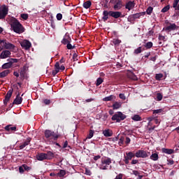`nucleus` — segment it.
Returning a JSON list of instances; mask_svg holds the SVG:
<instances>
[{
	"mask_svg": "<svg viewBox=\"0 0 179 179\" xmlns=\"http://www.w3.org/2000/svg\"><path fill=\"white\" fill-rule=\"evenodd\" d=\"M153 120H155V124H160V122L159 121V119H157V117H153L150 120V121H153Z\"/></svg>",
	"mask_w": 179,
	"mask_h": 179,
	"instance_id": "nucleus-57",
	"label": "nucleus"
},
{
	"mask_svg": "<svg viewBox=\"0 0 179 179\" xmlns=\"http://www.w3.org/2000/svg\"><path fill=\"white\" fill-rule=\"evenodd\" d=\"M124 141H125V138H124V136L120 137L118 143L120 146H122V145H124Z\"/></svg>",
	"mask_w": 179,
	"mask_h": 179,
	"instance_id": "nucleus-48",
	"label": "nucleus"
},
{
	"mask_svg": "<svg viewBox=\"0 0 179 179\" xmlns=\"http://www.w3.org/2000/svg\"><path fill=\"white\" fill-rule=\"evenodd\" d=\"M56 17H57V20H62V14L57 13L56 15Z\"/></svg>",
	"mask_w": 179,
	"mask_h": 179,
	"instance_id": "nucleus-55",
	"label": "nucleus"
},
{
	"mask_svg": "<svg viewBox=\"0 0 179 179\" xmlns=\"http://www.w3.org/2000/svg\"><path fill=\"white\" fill-rule=\"evenodd\" d=\"M122 106V102L116 101L113 104L112 107L113 110H118V108H121Z\"/></svg>",
	"mask_w": 179,
	"mask_h": 179,
	"instance_id": "nucleus-21",
	"label": "nucleus"
},
{
	"mask_svg": "<svg viewBox=\"0 0 179 179\" xmlns=\"http://www.w3.org/2000/svg\"><path fill=\"white\" fill-rule=\"evenodd\" d=\"M22 167H24V170H25V171H30V170H31V167L26 165V164H22Z\"/></svg>",
	"mask_w": 179,
	"mask_h": 179,
	"instance_id": "nucleus-47",
	"label": "nucleus"
},
{
	"mask_svg": "<svg viewBox=\"0 0 179 179\" xmlns=\"http://www.w3.org/2000/svg\"><path fill=\"white\" fill-rule=\"evenodd\" d=\"M20 76H22V78H24V75H26V71L24 70H21L20 72Z\"/></svg>",
	"mask_w": 179,
	"mask_h": 179,
	"instance_id": "nucleus-58",
	"label": "nucleus"
},
{
	"mask_svg": "<svg viewBox=\"0 0 179 179\" xmlns=\"http://www.w3.org/2000/svg\"><path fill=\"white\" fill-rule=\"evenodd\" d=\"M55 70L52 71V76H55L57 73L59 72V62H57L55 64Z\"/></svg>",
	"mask_w": 179,
	"mask_h": 179,
	"instance_id": "nucleus-18",
	"label": "nucleus"
},
{
	"mask_svg": "<svg viewBox=\"0 0 179 179\" xmlns=\"http://www.w3.org/2000/svg\"><path fill=\"white\" fill-rule=\"evenodd\" d=\"M103 82H104V80H103V78H98L96 79V86H100V85H101V83H103Z\"/></svg>",
	"mask_w": 179,
	"mask_h": 179,
	"instance_id": "nucleus-39",
	"label": "nucleus"
},
{
	"mask_svg": "<svg viewBox=\"0 0 179 179\" xmlns=\"http://www.w3.org/2000/svg\"><path fill=\"white\" fill-rule=\"evenodd\" d=\"M19 171L20 174H23V173H24V168L23 167V165L19 166Z\"/></svg>",
	"mask_w": 179,
	"mask_h": 179,
	"instance_id": "nucleus-54",
	"label": "nucleus"
},
{
	"mask_svg": "<svg viewBox=\"0 0 179 179\" xmlns=\"http://www.w3.org/2000/svg\"><path fill=\"white\" fill-rule=\"evenodd\" d=\"M136 157H141V159H146V157H149L150 156V152H146L145 150H138L135 153Z\"/></svg>",
	"mask_w": 179,
	"mask_h": 179,
	"instance_id": "nucleus-8",
	"label": "nucleus"
},
{
	"mask_svg": "<svg viewBox=\"0 0 179 179\" xmlns=\"http://www.w3.org/2000/svg\"><path fill=\"white\" fill-rule=\"evenodd\" d=\"M111 163V158H107L105 159H101V164H105L106 166H110Z\"/></svg>",
	"mask_w": 179,
	"mask_h": 179,
	"instance_id": "nucleus-27",
	"label": "nucleus"
},
{
	"mask_svg": "<svg viewBox=\"0 0 179 179\" xmlns=\"http://www.w3.org/2000/svg\"><path fill=\"white\" fill-rule=\"evenodd\" d=\"M169 10H170V5H167V6H164V7L162 9L161 12H162V13H166V12H169Z\"/></svg>",
	"mask_w": 179,
	"mask_h": 179,
	"instance_id": "nucleus-36",
	"label": "nucleus"
},
{
	"mask_svg": "<svg viewBox=\"0 0 179 179\" xmlns=\"http://www.w3.org/2000/svg\"><path fill=\"white\" fill-rule=\"evenodd\" d=\"M163 109H157L153 110V114H162Z\"/></svg>",
	"mask_w": 179,
	"mask_h": 179,
	"instance_id": "nucleus-51",
	"label": "nucleus"
},
{
	"mask_svg": "<svg viewBox=\"0 0 179 179\" xmlns=\"http://www.w3.org/2000/svg\"><path fill=\"white\" fill-rule=\"evenodd\" d=\"M146 15V12H141L138 13L133 14L134 16V19H140L141 16H145Z\"/></svg>",
	"mask_w": 179,
	"mask_h": 179,
	"instance_id": "nucleus-29",
	"label": "nucleus"
},
{
	"mask_svg": "<svg viewBox=\"0 0 179 179\" xmlns=\"http://www.w3.org/2000/svg\"><path fill=\"white\" fill-rule=\"evenodd\" d=\"M15 50V45L9 43L6 40H0V51L2 50Z\"/></svg>",
	"mask_w": 179,
	"mask_h": 179,
	"instance_id": "nucleus-3",
	"label": "nucleus"
},
{
	"mask_svg": "<svg viewBox=\"0 0 179 179\" xmlns=\"http://www.w3.org/2000/svg\"><path fill=\"white\" fill-rule=\"evenodd\" d=\"M163 78V74L162 73H158L155 75V79L156 80H162Z\"/></svg>",
	"mask_w": 179,
	"mask_h": 179,
	"instance_id": "nucleus-42",
	"label": "nucleus"
},
{
	"mask_svg": "<svg viewBox=\"0 0 179 179\" xmlns=\"http://www.w3.org/2000/svg\"><path fill=\"white\" fill-rule=\"evenodd\" d=\"M71 42H72V38H71L69 34L66 33L64 35L63 39L62 40V44L66 45L69 43H71Z\"/></svg>",
	"mask_w": 179,
	"mask_h": 179,
	"instance_id": "nucleus-12",
	"label": "nucleus"
},
{
	"mask_svg": "<svg viewBox=\"0 0 179 179\" xmlns=\"http://www.w3.org/2000/svg\"><path fill=\"white\" fill-rule=\"evenodd\" d=\"M119 97L120 99H121L122 100H126L127 97L125 96L124 94H119Z\"/></svg>",
	"mask_w": 179,
	"mask_h": 179,
	"instance_id": "nucleus-56",
	"label": "nucleus"
},
{
	"mask_svg": "<svg viewBox=\"0 0 179 179\" xmlns=\"http://www.w3.org/2000/svg\"><path fill=\"white\" fill-rule=\"evenodd\" d=\"M127 76L129 79H131V80H138V77L132 71L129 72V73L127 74Z\"/></svg>",
	"mask_w": 179,
	"mask_h": 179,
	"instance_id": "nucleus-20",
	"label": "nucleus"
},
{
	"mask_svg": "<svg viewBox=\"0 0 179 179\" xmlns=\"http://www.w3.org/2000/svg\"><path fill=\"white\" fill-rule=\"evenodd\" d=\"M44 134L45 138H46V139L54 138V141H57V139H58V135H55V132L51 131V130H45Z\"/></svg>",
	"mask_w": 179,
	"mask_h": 179,
	"instance_id": "nucleus-7",
	"label": "nucleus"
},
{
	"mask_svg": "<svg viewBox=\"0 0 179 179\" xmlns=\"http://www.w3.org/2000/svg\"><path fill=\"white\" fill-rule=\"evenodd\" d=\"M91 6H92V1H87L83 3V8H85V9H89V8H90Z\"/></svg>",
	"mask_w": 179,
	"mask_h": 179,
	"instance_id": "nucleus-32",
	"label": "nucleus"
},
{
	"mask_svg": "<svg viewBox=\"0 0 179 179\" xmlns=\"http://www.w3.org/2000/svg\"><path fill=\"white\" fill-rule=\"evenodd\" d=\"M150 159L151 160H153V162H157V160H159V154H157V153H152L150 155Z\"/></svg>",
	"mask_w": 179,
	"mask_h": 179,
	"instance_id": "nucleus-26",
	"label": "nucleus"
},
{
	"mask_svg": "<svg viewBox=\"0 0 179 179\" xmlns=\"http://www.w3.org/2000/svg\"><path fill=\"white\" fill-rule=\"evenodd\" d=\"M135 1H129L125 4V9H127L128 10H131V9H134L135 8Z\"/></svg>",
	"mask_w": 179,
	"mask_h": 179,
	"instance_id": "nucleus-14",
	"label": "nucleus"
},
{
	"mask_svg": "<svg viewBox=\"0 0 179 179\" xmlns=\"http://www.w3.org/2000/svg\"><path fill=\"white\" fill-rule=\"evenodd\" d=\"M127 118V115H124L122 112H117L111 117L112 121H115L116 122H121Z\"/></svg>",
	"mask_w": 179,
	"mask_h": 179,
	"instance_id": "nucleus-4",
	"label": "nucleus"
},
{
	"mask_svg": "<svg viewBox=\"0 0 179 179\" xmlns=\"http://www.w3.org/2000/svg\"><path fill=\"white\" fill-rule=\"evenodd\" d=\"M94 135V130L90 129L87 135V139H92Z\"/></svg>",
	"mask_w": 179,
	"mask_h": 179,
	"instance_id": "nucleus-37",
	"label": "nucleus"
},
{
	"mask_svg": "<svg viewBox=\"0 0 179 179\" xmlns=\"http://www.w3.org/2000/svg\"><path fill=\"white\" fill-rule=\"evenodd\" d=\"M141 52H142V47H139L134 50V54H136V55L138 54H141Z\"/></svg>",
	"mask_w": 179,
	"mask_h": 179,
	"instance_id": "nucleus-45",
	"label": "nucleus"
},
{
	"mask_svg": "<svg viewBox=\"0 0 179 179\" xmlns=\"http://www.w3.org/2000/svg\"><path fill=\"white\" fill-rule=\"evenodd\" d=\"M110 3L113 5V9H115V10H120L122 8V6H124L122 0H110Z\"/></svg>",
	"mask_w": 179,
	"mask_h": 179,
	"instance_id": "nucleus-6",
	"label": "nucleus"
},
{
	"mask_svg": "<svg viewBox=\"0 0 179 179\" xmlns=\"http://www.w3.org/2000/svg\"><path fill=\"white\" fill-rule=\"evenodd\" d=\"M73 61H78V55L76 53L73 55Z\"/></svg>",
	"mask_w": 179,
	"mask_h": 179,
	"instance_id": "nucleus-61",
	"label": "nucleus"
},
{
	"mask_svg": "<svg viewBox=\"0 0 179 179\" xmlns=\"http://www.w3.org/2000/svg\"><path fill=\"white\" fill-rule=\"evenodd\" d=\"M167 26L165 27V31H174L178 29V26L176 24H171V22H166Z\"/></svg>",
	"mask_w": 179,
	"mask_h": 179,
	"instance_id": "nucleus-10",
	"label": "nucleus"
},
{
	"mask_svg": "<svg viewBox=\"0 0 179 179\" xmlns=\"http://www.w3.org/2000/svg\"><path fill=\"white\" fill-rule=\"evenodd\" d=\"M101 5L103 6V8H105L106 9H108V0L101 1Z\"/></svg>",
	"mask_w": 179,
	"mask_h": 179,
	"instance_id": "nucleus-33",
	"label": "nucleus"
},
{
	"mask_svg": "<svg viewBox=\"0 0 179 179\" xmlns=\"http://www.w3.org/2000/svg\"><path fill=\"white\" fill-rule=\"evenodd\" d=\"M20 17H22V19L24 20H27V19H29V14L22 13L20 15Z\"/></svg>",
	"mask_w": 179,
	"mask_h": 179,
	"instance_id": "nucleus-44",
	"label": "nucleus"
},
{
	"mask_svg": "<svg viewBox=\"0 0 179 179\" xmlns=\"http://www.w3.org/2000/svg\"><path fill=\"white\" fill-rule=\"evenodd\" d=\"M102 134L103 136H106V138H110V136H113V130L110 129H107L103 130Z\"/></svg>",
	"mask_w": 179,
	"mask_h": 179,
	"instance_id": "nucleus-17",
	"label": "nucleus"
},
{
	"mask_svg": "<svg viewBox=\"0 0 179 179\" xmlns=\"http://www.w3.org/2000/svg\"><path fill=\"white\" fill-rule=\"evenodd\" d=\"M113 99H114V95H110L109 96H106V97L103 98V101H111V100H113Z\"/></svg>",
	"mask_w": 179,
	"mask_h": 179,
	"instance_id": "nucleus-38",
	"label": "nucleus"
},
{
	"mask_svg": "<svg viewBox=\"0 0 179 179\" xmlns=\"http://www.w3.org/2000/svg\"><path fill=\"white\" fill-rule=\"evenodd\" d=\"M23 101V98L20 96V93H18L16 96V98L14 99L13 102V105L16 104L17 106H19V104H22V102Z\"/></svg>",
	"mask_w": 179,
	"mask_h": 179,
	"instance_id": "nucleus-15",
	"label": "nucleus"
},
{
	"mask_svg": "<svg viewBox=\"0 0 179 179\" xmlns=\"http://www.w3.org/2000/svg\"><path fill=\"white\" fill-rule=\"evenodd\" d=\"M126 155L124 157H126L127 159L129 160H132V158L135 157V153L132 152H129L126 153Z\"/></svg>",
	"mask_w": 179,
	"mask_h": 179,
	"instance_id": "nucleus-25",
	"label": "nucleus"
},
{
	"mask_svg": "<svg viewBox=\"0 0 179 179\" xmlns=\"http://www.w3.org/2000/svg\"><path fill=\"white\" fill-rule=\"evenodd\" d=\"M10 27L14 33H17V34H22V33H24V27L23 25L17 20V19L13 17L10 19Z\"/></svg>",
	"mask_w": 179,
	"mask_h": 179,
	"instance_id": "nucleus-1",
	"label": "nucleus"
},
{
	"mask_svg": "<svg viewBox=\"0 0 179 179\" xmlns=\"http://www.w3.org/2000/svg\"><path fill=\"white\" fill-rule=\"evenodd\" d=\"M125 143L126 145H129L131 143V138H129V137H126Z\"/></svg>",
	"mask_w": 179,
	"mask_h": 179,
	"instance_id": "nucleus-59",
	"label": "nucleus"
},
{
	"mask_svg": "<svg viewBox=\"0 0 179 179\" xmlns=\"http://www.w3.org/2000/svg\"><path fill=\"white\" fill-rule=\"evenodd\" d=\"M8 12H9V8L6 5H3L0 8V20L5 19L6 15H8Z\"/></svg>",
	"mask_w": 179,
	"mask_h": 179,
	"instance_id": "nucleus-9",
	"label": "nucleus"
},
{
	"mask_svg": "<svg viewBox=\"0 0 179 179\" xmlns=\"http://www.w3.org/2000/svg\"><path fill=\"white\" fill-rule=\"evenodd\" d=\"M13 94V88L10 89L7 94L5 96V99H8L10 100V98L12 97V94Z\"/></svg>",
	"mask_w": 179,
	"mask_h": 179,
	"instance_id": "nucleus-28",
	"label": "nucleus"
},
{
	"mask_svg": "<svg viewBox=\"0 0 179 179\" xmlns=\"http://www.w3.org/2000/svg\"><path fill=\"white\" fill-rule=\"evenodd\" d=\"M166 39V37L162 35H159V40L160 41H164Z\"/></svg>",
	"mask_w": 179,
	"mask_h": 179,
	"instance_id": "nucleus-62",
	"label": "nucleus"
},
{
	"mask_svg": "<svg viewBox=\"0 0 179 179\" xmlns=\"http://www.w3.org/2000/svg\"><path fill=\"white\" fill-rule=\"evenodd\" d=\"M145 48L147 49H150L152 48L153 47V43L152 42H148L145 45Z\"/></svg>",
	"mask_w": 179,
	"mask_h": 179,
	"instance_id": "nucleus-43",
	"label": "nucleus"
},
{
	"mask_svg": "<svg viewBox=\"0 0 179 179\" xmlns=\"http://www.w3.org/2000/svg\"><path fill=\"white\" fill-rule=\"evenodd\" d=\"M43 103L45 106H50V104H51V100L45 99L43 100Z\"/></svg>",
	"mask_w": 179,
	"mask_h": 179,
	"instance_id": "nucleus-40",
	"label": "nucleus"
},
{
	"mask_svg": "<svg viewBox=\"0 0 179 179\" xmlns=\"http://www.w3.org/2000/svg\"><path fill=\"white\" fill-rule=\"evenodd\" d=\"M157 99L158 101H162L163 100V95L161 93L157 94Z\"/></svg>",
	"mask_w": 179,
	"mask_h": 179,
	"instance_id": "nucleus-49",
	"label": "nucleus"
},
{
	"mask_svg": "<svg viewBox=\"0 0 179 179\" xmlns=\"http://www.w3.org/2000/svg\"><path fill=\"white\" fill-rule=\"evenodd\" d=\"M152 12H153V7L149 6L147 8L145 13H147V15H152Z\"/></svg>",
	"mask_w": 179,
	"mask_h": 179,
	"instance_id": "nucleus-41",
	"label": "nucleus"
},
{
	"mask_svg": "<svg viewBox=\"0 0 179 179\" xmlns=\"http://www.w3.org/2000/svg\"><path fill=\"white\" fill-rule=\"evenodd\" d=\"M66 45L67 50H73V48H75V46H73L72 44H71V43H69Z\"/></svg>",
	"mask_w": 179,
	"mask_h": 179,
	"instance_id": "nucleus-50",
	"label": "nucleus"
},
{
	"mask_svg": "<svg viewBox=\"0 0 179 179\" xmlns=\"http://www.w3.org/2000/svg\"><path fill=\"white\" fill-rule=\"evenodd\" d=\"M30 142H31V138L29 137L22 145H20V150H22V149H24L26 146H29V145H30Z\"/></svg>",
	"mask_w": 179,
	"mask_h": 179,
	"instance_id": "nucleus-16",
	"label": "nucleus"
},
{
	"mask_svg": "<svg viewBox=\"0 0 179 179\" xmlns=\"http://www.w3.org/2000/svg\"><path fill=\"white\" fill-rule=\"evenodd\" d=\"M121 15H122V13L120 11L103 10L102 19L103 22H107L109 16L114 17V19H118V17H121Z\"/></svg>",
	"mask_w": 179,
	"mask_h": 179,
	"instance_id": "nucleus-2",
	"label": "nucleus"
},
{
	"mask_svg": "<svg viewBox=\"0 0 179 179\" xmlns=\"http://www.w3.org/2000/svg\"><path fill=\"white\" fill-rule=\"evenodd\" d=\"M59 71H65V66L62 65L61 66H59Z\"/></svg>",
	"mask_w": 179,
	"mask_h": 179,
	"instance_id": "nucleus-60",
	"label": "nucleus"
},
{
	"mask_svg": "<svg viewBox=\"0 0 179 179\" xmlns=\"http://www.w3.org/2000/svg\"><path fill=\"white\" fill-rule=\"evenodd\" d=\"M113 43L114 45H115V47H118V45H120V44H121V40H120L118 38H115V39H113Z\"/></svg>",
	"mask_w": 179,
	"mask_h": 179,
	"instance_id": "nucleus-35",
	"label": "nucleus"
},
{
	"mask_svg": "<svg viewBox=\"0 0 179 179\" xmlns=\"http://www.w3.org/2000/svg\"><path fill=\"white\" fill-rule=\"evenodd\" d=\"M122 177H123L122 173H120L116 176L115 179H122Z\"/></svg>",
	"mask_w": 179,
	"mask_h": 179,
	"instance_id": "nucleus-63",
	"label": "nucleus"
},
{
	"mask_svg": "<svg viewBox=\"0 0 179 179\" xmlns=\"http://www.w3.org/2000/svg\"><path fill=\"white\" fill-rule=\"evenodd\" d=\"M46 160H52V158L55 157V155L51 151H48L45 153Z\"/></svg>",
	"mask_w": 179,
	"mask_h": 179,
	"instance_id": "nucleus-24",
	"label": "nucleus"
},
{
	"mask_svg": "<svg viewBox=\"0 0 179 179\" xmlns=\"http://www.w3.org/2000/svg\"><path fill=\"white\" fill-rule=\"evenodd\" d=\"M9 73H10V70H5V71H2L1 73H0V78H5V77L8 76V75H9Z\"/></svg>",
	"mask_w": 179,
	"mask_h": 179,
	"instance_id": "nucleus-30",
	"label": "nucleus"
},
{
	"mask_svg": "<svg viewBox=\"0 0 179 179\" xmlns=\"http://www.w3.org/2000/svg\"><path fill=\"white\" fill-rule=\"evenodd\" d=\"M11 53L8 50H4L0 54V59H6V58H10Z\"/></svg>",
	"mask_w": 179,
	"mask_h": 179,
	"instance_id": "nucleus-11",
	"label": "nucleus"
},
{
	"mask_svg": "<svg viewBox=\"0 0 179 179\" xmlns=\"http://www.w3.org/2000/svg\"><path fill=\"white\" fill-rule=\"evenodd\" d=\"M20 45L22 47V48H24V50H30V48L31 47V43H30V41L28 40H24L20 43Z\"/></svg>",
	"mask_w": 179,
	"mask_h": 179,
	"instance_id": "nucleus-13",
	"label": "nucleus"
},
{
	"mask_svg": "<svg viewBox=\"0 0 179 179\" xmlns=\"http://www.w3.org/2000/svg\"><path fill=\"white\" fill-rule=\"evenodd\" d=\"M132 174L137 176L139 175V171H132Z\"/></svg>",
	"mask_w": 179,
	"mask_h": 179,
	"instance_id": "nucleus-64",
	"label": "nucleus"
},
{
	"mask_svg": "<svg viewBox=\"0 0 179 179\" xmlns=\"http://www.w3.org/2000/svg\"><path fill=\"white\" fill-rule=\"evenodd\" d=\"M7 61V63H5L2 65V69H9V68H12V65H13V64H17V62H19V59L10 58L8 59Z\"/></svg>",
	"mask_w": 179,
	"mask_h": 179,
	"instance_id": "nucleus-5",
	"label": "nucleus"
},
{
	"mask_svg": "<svg viewBox=\"0 0 179 179\" xmlns=\"http://www.w3.org/2000/svg\"><path fill=\"white\" fill-rule=\"evenodd\" d=\"M179 0H173V8H177V6H178Z\"/></svg>",
	"mask_w": 179,
	"mask_h": 179,
	"instance_id": "nucleus-52",
	"label": "nucleus"
},
{
	"mask_svg": "<svg viewBox=\"0 0 179 179\" xmlns=\"http://www.w3.org/2000/svg\"><path fill=\"white\" fill-rule=\"evenodd\" d=\"M99 169L100 170H107V165L101 164Z\"/></svg>",
	"mask_w": 179,
	"mask_h": 179,
	"instance_id": "nucleus-53",
	"label": "nucleus"
},
{
	"mask_svg": "<svg viewBox=\"0 0 179 179\" xmlns=\"http://www.w3.org/2000/svg\"><path fill=\"white\" fill-rule=\"evenodd\" d=\"M66 175V171L64 169H60L59 172L57 173V176H58V177H64Z\"/></svg>",
	"mask_w": 179,
	"mask_h": 179,
	"instance_id": "nucleus-31",
	"label": "nucleus"
},
{
	"mask_svg": "<svg viewBox=\"0 0 179 179\" xmlns=\"http://www.w3.org/2000/svg\"><path fill=\"white\" fill-rule=\"evenodd\" d=\"M131 120H133V121H142V117H141L139 115H134L131 117Z\"/></svg>",
	"mask_w": 179,
	"mask_h": 179,
	"instance_id": "nucleus-34",
	"label": "nucleus"
},
{
	"mask_svg": "<svg viewBox=\"0 0 179 179\" xmlns=\"http://www.w3.org/2000/svg\"><path fill=\"white\" fill-rule=\"evenodd\" d=\"M162 153H166V155H173V153H174V150L168 149V148H162Z\"/></svg>",
	"mask_w": 179,
	"mask_h": 179,
	"instance_id": "nucleus-23",
	"label": "nucleus"
},
{
	"mask_svg": "<svg viewBox=\"0 0 179 179\" xmlns=\"http://www.w3.org/2000/svg\"><path fill=\"white\" fill-rule=\"evenodd\" d=\"M128 22H135V17L134 16V14L130 15L127 18Z\"/></svg>",
	"mask_w": 179,
	"mask_h": 179,
	"instance_id": "nucleus-46",
	"label": "nucleus"
},
{
	"mask_svg": "<svg viewBox=\"0 0 179 179\" xmlns=\"http://www.w3.org/2000/svg\"><path fill=\"white\" fill-rule=\"evenodd\" d=\"M4 129L8 132H13V131H16V127H12V124H9L6 126Z\"/></svg>",
	"mask_w": 179,
	"mask_h": 179,
	"instance_id": "nucleus-22",
	"label": "nucleus"
},
{
	"mask_svg": "<svg viewBox=\"0 0 179 179\" xmlns=\"http://www.w3.org/2000/svg\"><path fill=\"white\" fill-rule=\"evenodd\" d=\"M36 159L39 162H43V160H47L45 153L44 152L40 153L38 155L36 156Z\"/></svg>",
	"mask_w": 179,
	"mask_h": 179,
	"instance_id": "nucleus-19",
	"label": "nucleus"
}]
</instances>
